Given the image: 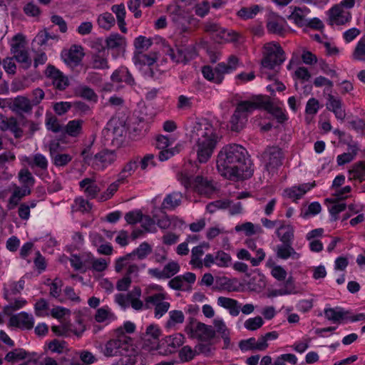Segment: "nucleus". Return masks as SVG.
Segmentation results:
<instances>
[{
	"instance_id": "nucleus-1",
	"label": "nucleus",
	"mask_w": 365,
	"mask_h": 365,
	"mask_svg": "<svg viewBox=\"0 0 365 365\" xmlns=\"http://www.w3.org/2000/svg\"><path fill=\"white\" fill-rule=\"evenodd\" d=\"M216 164L220 175L229 180L248 179L254 173L247 150L238 144L222 148L217 154Z\"/></svg>"
},
{
	"instance_id": "nucleus-2",
	"label": "nucleus",
	"mask_w": 365,
	"mask_h": 365,
	"mask_svg": "<svg viewBox=\"0 0 365 365\" xmlns=\"http://www.w3.org/2000/svg\"><path fill=\"white\" fill-rule=\"evenodd\" d=\"M190 138L195 142L193 149L200 163H205L210 159L221 138L212 124L206 118L192 123Z\"/></svg>"
},
{
	"instance_id": "nucleus-3",
	"label": "nucleus",
	"mask_w": 365,
	"mask_h": 365,
	"mask_svg": "<svg viewBox=\"0 0 365 365\" xmlns=\"http://www.w3.org/2000/svg\"><path fill=\"white\" fill-rule=\"evenodd\" d=\"M151 252L152 248L148 243L145 242L141 243L132 253L120 257L116 261L115 267V272H120L125 269L126 274L144 272L145 270V265L140 261L134 262L133 257L137 255L139 259H143Z\"/></svg>"
},
{
	"instance_id": "nucleus-4",
	"label": "nucleus",
	"mask_w": 365,
	"mask_h": 365,
	"mask_svg": "<svg viewBox=\"0 0 365 365\" xmlns=\"http://www.w3.org/2000/svg\"><path fill=\"white\" fill-rule=\"evenodd\" d=\"M131 347V339L121 329L115 331V336L98 348L106 357H113L129 351Z\"/></svg>"
},
{
	"instance_id": "nucleus-5",
	"label": "nucleus",
	"mask_w": 365,
	"mask_h": 365,
	"mask_svg": "<svg viewBox=\"0 0 365 365\" xmlns=\"http://www.w3.org/2000/svg\"><path fill=\"white\" fill-rule=\"evenodd\" d=\"M259 103V101H254V96L249 101H240L230 120L231 130L235 132L240 131L247 121L248 115L257 109Z\"/></svg>"
},
{
	"instance_id": "nucleus-6",
	"label": "nucleus",
	"mask_w": 365,
	"mask_h": 365,
	"mask_svg": "<svg viewBox=\"0 0 365 365\" xmlns=\"http://www.w3.org/2000/svg\"><path fill=\"white\" fill-rule=\"evenodd\" d=\"M239 59L235 56L228 58L227 63H219L214 70L209 66L202 67V73L203 76L208 81L220 84L224 79V75L230 73L236 70L238 66Z\"/></svg>"
},
{
	"instance_id": "nucleus-7",
	"label": "nucleus",
	"mask_w": 365,
	"mask_h": 365,
	"mask_svg": "<svg viewBox=\"0 0 365 365\" xmlns=\"http://www.w3.org/2000/svg\"><path fill=\"white\" fill-rule=\"evenodd\" d=\"M263 58L261 61L262 68L274 69L286 59L285 53L279 43L270 42L264 46Z\"/></svg>"
},
{
	"instance_id": "nucleus-8",
	"label": "nucleus",
	"mask_w": 365,
	"mask_h": 365,
	"mask_svg": "<svg viewBox=\"0 0 365 365\" xmlns=\"http://www.w3.org/2000/svg\"><path fill=\"white\" fill-rule=\"evenodd\" d=\"M274 282L267 292L268 298L295 294L298 292L291 275H274Z\"/></svg>"
},
{
	"instance_id": "nucleus-9",
	"label": "nucleus",
	"mask_w": 365,
	"mask_h": 365,
	"mask_svg": "<svg viewBox=\"0 0 365 365\" xmlns=\"http://www.w3.org/2000/svg\"><path fill=\"white\" fill-rule=\"evenodd\" d=\"M141 290L139 287H134L126 295L117 294L115 295V302L121 307L129 306L137 311L145 309V303L140 299Z\"/></svg>"
},
{
	"instance_id": "nucleus-10",
	"label": "nucleus",
	"mask_w": 365,
	"mask_h": 365,
	"mask_svg": "<svg viewBox=\"0 0 365 365\" xmlns=\"http://www.w3.org/2000/svg\"><path fill=\"white\" fill-rule=\"evenodd\" d=\"M264 169L274 174L282 165L284 155L281 148L277 146L268 147L262 154Z\"/></svg>"
},
{
	"instance_id": "nucleus-11",
	"label": "nucleus",
	"mask_w": 365,
	"mask_h": 365,
	"mask_svg": "<svg viewBox=\"0 0 365 365\" xmlns=\"http://www.w3.org/2000/svg\"><path fill=\"white\" fill-rule=\"evenodd\" d=\"M11 52L16 61L24 64V68L30 67L31 60L29 58L28 51L26 49L25 38L22 34H18L13 37Z\"/></svg>"
},
{
	"instance_id": "nucleus-12",
	"label": "nucleus",
	"mask_w": 365,
	"mask_h": 365,
	"mask_svg": "<svg viewBox=\"0 0 365 365\" xmlns=\"http://www.w3.org/2000/svg\"><path fill=\"white\" fill-rule=\"evenodd\" d=\"M204 31L212 35L214 40L218 43L222 41H236L238 36L236 33L231 32L212 21H207L204 23Z\"/></svg>"
},
{
	"instance_id": "nucleus-13",
	"label": "nucleus",
	"mask_w": 365,
	"mask_h": 365,
	"mask_svg": "<svg viewBox=\"0 0 365 365\" xmlns=\"http://www.w3.org/2000/svg\"><path fill=\"white\" fill-rule=\"evenodd\" d=\"M117 155L115 150L104 149L93 157H86L87 164L96 170H103L108 165L113 163Z\"/></svg>"
},
{
	"instance_id": "nucleus-14",
	"label": "nucleus",
	"mask_w": 365,
	"mask_h": 365,
	"mask_svg": "<svg viewBox=\"0 0 365 365\" xmlns=\"http://www.w3.org/2000/svg\"><path fill=\"white\" fill-rule=\"evenodd\" d=\"M162 334V331L160 327L155 324H151L146 328L145 337H144V345L150 351L159 350L161 349L160 344V336Z\"/></svg>"
},
{
	"instance_id": "nucleus-15",
	"label": "nucleus",
	"mask_w": 365,
	"mask_h": 365,
	"mask_svg": "<svg viewBox=\"0 0 365 365\" xmlns=\"http://www.w3.org/2000/svg\"><path fill=\"white\" fill-rule=\"evenodd\" d=\"M187 330L192 337L201 340H209L213 338L215 334L212 327L195 321L190 322Z\"/></svg>"
},
{
	"instance_id": "nucleus-16",
	"label": "nucleus",
	"mask_w": 365,
	"mask_h": 365,
	"mask_svg": "<svg viewBox=\"0 0 365 365\" xmlns=\"http://www.w3.org/2000/svg\"><path fill=\"white\" fill-rule=\"evenodd\" d=\"M45 75L51 80L53 87L58 91H64L70 84L68 77L53 65L47 66Z\"/></svg>"
},
{
	"instance_id": "nucleus-17",
	"label": "nucleus",
	"mask_w": 365,
	"mask_h": 365,
	"mask_svg": "<svg viewBox=\"0 0 365 365\" xmlns=\"http://www.w3.org/2000/svg\"><path fill=\"white\" fill-rule=\"evenodd\" d=\"M166 53L173 61L184 63L194 58L196 55L195 50L192 47H180L176 50L168 47Z\"/></svg>"
},
{
	"instance_id": "nucleus-18",
	"label": "nucleus",
	"mask_w": 365,
	"mask_h": 365,
	"mask_svg": "<svg viewBox=\"0 0 365 365\" xmlns=\"http://www.w3.org/2000/svg\"><path fill=\"white\" fill-rule=\"evenodd\" d=\"M254 101H259L258 108H264L269 113L272 114L279 123H283L287 120V117L282 110L275 106L272 102L262 96H255Z\"/></svg>"
},
{
	"instance_id": "nucleus-19",
	"label": "nucleus",
	"mask_w": 365,
	"mask_h": 365,
	"mask_svg": "<svg viewBox=\"0 0 365 365\" xmlns=\"http://www.w3.org/2000/svg\"><path fill=\"white\" fill-rule=\"evenodd\" d=\"M70 263L75 271L86 272L91 271L92 254L90 252H82L79 255H71Z\"/></svg>"
},
{
	"instance_id": "nucleus-20",
	"label": "nucleus",
	"mask_w": 365,
	"mask_h": 365,
	"mask_svg": "<svg viewBox=\"0 0 365 365\" xmlns=\"http://www.w3.org/2000/svg\"><path fill=\"white\" fill-rule=\"evenodd\" d=\"M329 24L330 25H344L351 19L349 11L341 8V5H334L329 11Z\"/></svg>"
},
{
	"instance_id": "nucleus-21",
	"label": "nucleus",
	"mask_w": 365,
	"mask_h": 365,
	"mask_svg": "<svg viewBox=\"0 0 365 365\" xmlns=\"http://www.w3.org/2000/svg\"><path fill=\"white\" fill-rule=\"evenodd\" d=\"M34 324L33 316L25 312L11 316L9 319V326L21 329H31Z\"/></svg>"
},
{
	"instance_id": "nucleus-22",
	"label": "nucleus",
	"mask_w": 365,
	"mask_h": 365,
	"mask_svg": "<svg viewBox=\"0 0 365 365\" xmlns=\"http://www.w3.org/2000/svg\"><path fill=\"white\" fill-rule=\"evenodd\" d=\"M327 109L332 112L336 118L344 120L346 118V111L343 101L340 97L332 94H328L327 102L326 103Z\"/></svg>"
},
{
	"instance_id": "nucleus-23",
	"label": "nucleus",
	"mask_w": 365,
	"mask_h": 365,
	"mask_svg": "<svg viewBox=\"0 0 365 365\" xmlns=\"http://www.w3.org/2000/svg\"><path fill=\"white\" fill-rule=\"evenodd\" d=\"M184 339V336L179 333L165 337L162 343L165 344L167 348L164 350L161 348L158 350L159 353L168 354L174 352L178 347L182 345Z\"/></svg>"
},
{
	"instance_id": "nucleus-24",
	"label": "nucleus",
	"mask_w": 365,
	"mask_h": 365,
	"mask_svg": "<svg viewBox=\"0 0 365 365\" xmlns=\"http://www.w3.org/2000/svg\"><path fill=\"white\" fill-rule=\"evenodd\" d=\"M33 105L31 101L22 96H17L9 106V108L17 114L31 113Z\"/></svg>"
},
{
	"instance_id": "nucleus-25",
	"label": "nucleus",
	"mask_w": 365,
	"mask_h": 365,
	"mask_svg": "<svg viewBox=\"0 0 365 365\" xmlns=\"http://www.w3.org/2000/svg\"><path fill=\"white\" fill-rule=\"evenodd\" d=\"M240 285L236 279H230L225 275H215L214 289L232 292L237 290Z\"/></svg>"
},
{
	"instance_id": "nucleus-26",
	"label": "nucleus",
	"mask_w": 365,
	"mask_h": 365,
	"mask_svg": "<svg viewBox=\"0 0 365 365\" xmlns=\"http://www.w3.org/2000/svg\"><path fill=\"white\" fill-rule=\"evenodd\" d=\"M195 281V275H177L170 280L168 284L173 289L187 290Z\"/></svg>"
},
{
	"instance_id": "nucleus-27",
	"label": "nucleus",
	"mask_w": 365,
	"mask_h": 365,
	"mask_svg": "<svg viewBox=\"0 0 365 365\" xmlns=\"http://www.w3.org/2000/svg\"><path fill=\"white\" fill-rule=\"evenodd\" d=\"M325 318L334 323L346 321L347 312L340 307H330L327 306L324 310Z\"/></svg>"
},
{
	"instance_id": "nucleus-28",
	"label": "nucleus",
	"mask_w": 365,
	"mask_h": 365,
	"mask_svg": "<svg viewBox=\"0 0 365 365\" xmlns=\"http://www.w3.org/2000/svg\"><path fill=\"white\" fill-rule=\"evenodd\" d=\"M0 128L4 131H11L16 138H20L23 135V130L20 128L17 119L14 117L3 119L0 122Z\"/></svg>"
},
{
	"instance_id": "nucleus-29",
	"label": "nucleus",
	"mask_w": 365,
	"mask_h": 365,
	"mask_svg": "<svg viewBox=\"0 0 365 365\" xmlns=\"http://www.w3.org/2000/svg\"><path fill=\"white\" fill-rule=\"evenodd\" d=\"M79 328L75 329L73 325L68 323H63L59 326L52 327V331L58 336H68L71 334L80 336L84 331V327L79 323Z\"/></svg>"
},
{
	"instance_id": "nucleus-30",
	"label": "nucleus",
	"mask_w": 365,
	"mask_h": 365,
	"mask_svg": "<svg viewBox=\"0 0 365 365\" xmlns=\"http://www.w3.org/2000/svg\"><path fill=\"white\" fill-rule=\"evenodd\" d=\"M158 59L157 53H150L149 54L144 52H135L133 61L135 66H144L145 68L153 66Z\"/></svg>"
},
{
	"instance_id": "nucleus-31",
	"label": "nucleus",
	"mask_w": 365,
	"mask_h": 365,
	"mask_svg": "<svg viewBox=\"0 0 365 365\" xmlns=\"http://www.w3.org/2000/svg\"><path fill=\"white\" fill-rule=\"evenodd\" d=\"M284 18L275 14H271L267 22V28L270 33L282 34L284 30Z\"/></svg>"
},
{
	"instance_id": "nucleus-32",
	"label": "nucleus",
	"mask_w": 365,
	"mask_h": 365,
	"mask_svg": "<svg viewBox=\"0 0 365 365\" xmlns=\"http://www.w3.org/2000/svg\"><path fill=\"white\" fill-rule=\"evenodd\" d=\"M193 187L199 193L205 195L212 194L215 190L212 182L201 175L194 178Z\"/></svg>"
},
{
	"instance_id": "nucleus-33",
	"label": "nucleus",
	"mask_w": 365,
	"mask_h": 365,
	"mask_svg": "<svg viewBox=\"0 0 365 365\" xmlns=\"http://www.w3.org/2000/svg\"><path fill=\"white\" fill-rule=\"evenodd\" d=\"M126 46V39L118 33L110 34L106 39V47L108 49L124 50Z\"/></svg>"
},
{
	"instance_id": "nucleus-34",
	"label": "nucleus",
	"mask_w": 365,
	"mask_h": 365,
	"mask_svg": "<svg viewBox=\"0 0 365 365\" xmlns=\"http://www.w3.org/2000/svg\"><path fill=\"white\" fill-rule=\"evenodd\" d=\"M25 161L33 170L38 168L40 170L46 171L48 169V160L41 153H36L31 158L26 157Z\"/></svg>"
},
{
	"instance_id": "nucleus-35",
	"label": "nucleus",
	"mask_w": 365,
	"mask_h": 365,
	"mask_svg": "<svg viewBox=\"0 0 365 365\" xmlns=\"http://www.w3.org/2000/svg\"><path fill=\"white\" fill-rule=\"evenodd\" d=\"M150 288L158 291L159 292L157 294H152L150 296H148L145 298V309L150 307V305L152 304L155 307H157L158 304L163 302L165 300L168 299V295L165 292H163L161 287L158 285H151Z\"/></svg>"
},
{
	"instance_id": "nucleus-36",
	"label": "nucleus",
	"mask_w": 365,
	"mask_h": 365,
	"mask_svg": "<svg viewBox=\"0 0 365 365\" xmlns=\"http://www.w3.org/2000/svg\"><path fill=\"white\" fill-rule=\"evenodd\" d=\"M314 186V182L312 183H304L299 185V186H294L289 189H287L284 190V192L288 197L295 200L301 198L303 195H304L307 191L310 190Z\"/></svg>"
},
{
	"instance_id": "nucleus-37",
	"label": "nucleus",
	"mask_w": 365,
	"mask_h": 365,
	"mask_svg": "<svg viewBox=\"0 0 365 365\" xmlns=\"http://www.w3.org/2000/svg\"><path fill=\"white\" fill-rule=\"evenodd\" d=\"M217 304L227 309L232 316L236 317L240 312V306L235 299L220 297L217 299Z\"/></svg>"
},
{
	"instance_id": "nucleus-38",
	"label": "nucleus",
	"mask_w": 365,
	"mask_h": 365,
	"mask_svg": "<svg viewBox=\"0 0 365 365\" xmlns=\"http://www.w3.org/2000/svg\"><path fill=\"white\" fill-rule=\"evenodd\" d=\"M276 234L283 244L292 245L294 239V228L292 225H281Z\"/></svg>"
},
{
	"instance_id": "nucleus-39",
	"label": "nucleus",
	"mask_w": 365,
	"mask_h": 365,
	"mask_svg": "<svg viewBox=\"0 0 365 365\" xmlns=\"http://www.w3.org/2000/svg\"><path fill=\"white\" fill-rule=\"evenodd\" d=\"M45 351H49L51 353L61 354L69 351L67 343L65 341L53 339L48 341L44 346Z\"/></svg>"
},
{
	"instance_id": "nucleus-40",
	"label": "nucleus",
	"mask_w": 365,
	"mask_h": 365,
	"mask_svg": "<svg viewBox=\"0 0 365 365\" xmlns=\"http://www.w3.org/2000/svg\"><path fill=\"white\" fill-rule=\"evenodd\" d=\"M121 357L115 362V365H142L138 364L140 356L135 353L131 344L129 351L120 355Z\"/></svg>"
},
{
	"instance_id": "nucleus-41",
	"label": "nucleus",
	"mask_w": 365,
	"mask_h": 365,
	"mask_svg": "<svg viewBox=\"0 0 365 365\" xmlns=\"http://www.w3.org/2000/svg\"><path fill=\"white\" fill-rule=\"evenodd\" d=\"M81 46H73L65 56V61L68 64L78 65L83 56Z\"/></svg>"
},
{
	"instance_id": "nucleus-42",
	"label": "nucleus",
	"mask_w": 365,
	"mask_h": 365,
	"mask_svg": "<svg viewBox=\"0 0 365 365\" xmlns=\"http://www.w3.org/2000/svg\"><path fill=\"white\" fill-rule=\"evenodd\" d=\"M79 185L84 189L86 195L91 198H95L101 191V188L94 183L91 178H84L79 182Z\"/></svg>"
},
{
	"instance_id": "nucleus-43",
	"label": "nucleus",
	"mask_w": 365,
	"mask_h": 365,
	"mask_svg": "<svg viewBox=\"0 0 365 365\" xmlns=\"http://www.w3.org/2000/svg\"><path fill=\"white\" fill-rule=\"evenodd\" d=\"M182 195L180 192H173L166 195L162 203L163 209L173 210L181 203Z\"/></svg>"
},
{
	"instance_id": "nucleus-44",
	"label": "nucleus",
	"mask_w": 365,
	"mask_h": 365,
	"mask_svg": "<svg viewBox=\"0 0 365 365\" xmlns=\"http://www.w3.org/2000/svg\"><path fill=\"white\" fill-rule=\"evenodd\" d=\"M350 180H356L359 182L365 181V161H359L352 165L349 170Z\"/></svg>"
},
{
	"instance_id": "nucleus-45",
	"label": "nucleus",
	"mask_w": 365,
	"mask_h": 365,
	"mask_svg": "<svg viewBox=\"0 0 365 365\" xmlns=\"http://www.w3.org/2000/svg\"><path fill=\"white\" fill-rule=\"evenodd\" d=\"M277 256L279 258L287 259L289 257H292L293 259H298L299 255L296 252L294 249L292 247L290 244H282L281 245H278L277 247Z\"/></svg>"
},
{
	"instance_id": "nucleus-46",
	"label": "nucleus",
	"mask_w": 365,
	"mask_h": 365,
	"mask_svg": "<svg viewBox=\"0 0 365 365\" xmlns=\"http://www.w3.org/2000/svg\"><path fill=\"white\" fill-rule=\"evenodd\" d=\"M95 319L100 323L109 324L115 319V316L108 307H103L96 311Z\"/></svg>"
},
{
	"instance_id": "nucleus-47",
	"label": "nucleus",
	"mask_w": 365,
	"mask_h": 365,
	"mask_svg": "<svg viewBox=\"0 0 365 365\" xmlns=\"http://www.w3.org/2000/svg\"><path fill=\"white\" fill-rule=\"evenodd\" d=\"M349 152L344 153L337 156V164L339 166L351 162L357 155L359 148L356 144L349 145Z\"/></svg>"
},
{
	"instance_id": "nucleus-48",
	"label": "nucleus",
	"mask_w": 365,
	"mask_h": 365,
	"mask_svg": "<svg viewBox=\"0 0 365 365\" xmlns=\"http://www.w3.org/2000/svg\"><path fill=\"white\" fill-rule=\"evenodd\" d=\"M138 166V158L130 160L127 163L118 175L119 181H124L137 169Z\"/></svg>"
},
{
	"instance_id": "nucleus-49",
	"label": "nucleus",
	"mask_w": 365,
	"mask_h": 365,
	"mask_svg": "<svg viewBox=\"0 0 365 365\" xmlns=\"http://www.w3.org/2000/svg\"><path fill=\"white\" fill-rule=\"evenodd\" d=\"M83 121L82 120H70L65 127V132L69 136L77 137L82 132V125Z\"/></svg>"
},
{
	"instance_id": "nucleus-50",
	"label": "nucleus",
	"mask_w": 365,
	"mask_h": 365,
	"mask_svg": "<svg viewBox=\"0 0 365 365\" xmlns=\"http://www.w3.org/2000/svg\"><path fill=\"white\" fill-rule=\"evenodd\" d=\"M97 22L98 26L106 30H109L115 24V19L112 14L105 12L98 16Z\"/></svg>"
},
{
	"instance_id": "nucleus-51",
	"label": "nucleus",
	"mask_w": 365,
	"mask_h": 365,
	"mask_svg": "<svg viewBox=\"0 0 365 365\" xmlns=\"http://www.w3.org/2000/svg\"><path fill=\"white\" fill-rule=\"evenodd\" d=\"M76 93L78 96L87 101L97 102L98 96L94 91L86 86H81L76 90Z\"/></svg>"
},
{
	"instance_id": "nucleus-52",
	"label": "nucleus",
	"mask_w": 365,
	"mask_h": 365,
	"mask_svg": "<svg viewBox=\"0 0 365 365\" xmlns=\"http://www.w3.org/2000/svg\"><path fill=\"white\" fill-rule=\"evenodd\" d=\"M35 314L40 317L50 316L51 309L46 300L41 299L34 305Z\"/></svg>"
},
{
	"instance_id": "nucleus-53",
	"label": "nucleus",
	"mask_w": 365,
	"mask_h": 365,
	"mask_svg": "<svg viewBox=\"0 0 365 365\" xmlns=\"http://www.w3.org/2000/svg\"><path fill=\"white\" fill-rule=\"evenodd\" d=\"M62 281L56 277L50 284V295L56 298L59 302H64V298L61 295Z\"/></svg>"
},
{
	"instance_id": "nucleus-54",
	"label": "nucleus",
	"mask_w": 365,
	"mask_h": 365,
	"mask_svg": "<svg viewBox=\"0 0 365 365\" xmlns=\"http://www.w3.org/2000/svg\"><path fill=\"white\" fill-rule=\"evenodd\" d=\"M29 352H26L23 349H15L9 353L5 356V360L8 362H17L24 360Z\"/></svg>"
},
{
	"instance_id": "nucleus-55",
	"label": "nucleus",
	"mask_w": 365,
	"mask_h": 365,
	"mask_svg": "<svg viewBox=\"0 0 365 365\" xmlns=\"http://www.w3.org/2000/svg\"><path fill=\"white\" fill-rule=\"evenodd\" d=\"M289 19L292 20L297 26L302 27L307 26V19L305 18L304 11L299 8H296L289 16Z\"/></svg>"
},
{
	"instance_id": "nucleus-56",
	"label": "nucleus",
	"mask_w": 365,
	"mask_h": 365,
	"mask_svg": "<svg viewBox=\"0 0 365 365\" xmlns=\"http://www.w3.org/2000/svg\"><path fill=\"white\" fill-rule=\"evenodd\" d=\"M152 44V39L143 36H140L134 40V46L136 49L135 52H144L147 51Z\"/></svg>"
},
{
	"instance_id": "nucleus-57",
	"label": "nucleus",
	"mask_w": 365,
	"mask_h": 365,
	"mask_svg": "<svg viewBox=\"0 0 365 365\" xmlns=\"http://www.w3.org/2000/svg\"><path fill=\"white\" fill-rule=\"evenodd\" d=\"M185 317L182 311L173 310L169 312V319L167 322V327L169 328L174 327L178 324L184 322Z\"/></svg>"
},
{
	"instance_id": "nucleus-58",
	"label": "nucleus",
	"mask_w": 365,
	"mask_h": 365,
	"mask_svg": "<svg viewBox=\"0 0 365 365\" xmlns=\"http://www.w3.org/2000/svg\"><path fill=\"white\" fill-rule=\"evenodd\" d=\"M259 9L260 8L258 5H254L250 7H242L238 11L237 16L245 20L252 19L259 11Z\"/></svg>"
},
{
	"instance_id": "nucleus-59",
	"label": "nucleus",
	"mask_w": 365,
	"mask_h": 365,
	"mask_svg": "<svg viewBox=\"0 0 365 365\" xmlns=\"http://www.w3.org/2000/svg\"><path fill=\"white\" fill-rule=\"evenodd\" d=\"M92 67L95 69L109 68L107 58L99 52L92 56Z\"/></svg>"
},
{
	"instance_id": "nucleus-60",
	"label": "nucleus",
	"mask_w": 365,
	"mask_h": 365,
	"mask_svg": "<svg viewBox=\"0 0 365 365\" xmlns=\"http://www.w3.org/2000/svg\"><path fill=\"white\" fill-rule=\"evenodd\" d=\"M19 179L24 187L29 188L35 183V179L28 169H22L19 173Z\"/></svg>"
},
{
	"instance_id": "nucleus-61",
	"label": "nucleus",
	"mask_w": 365,
	"mask_h": 365,
	"mask_svg": "<svg viewBox=\"0 0 365 365\" xmlns=\"http://www.w3.org/2000/svg\"><path fill=\"white\" fill-rule=\"evenodd\" d=\"M72 156L66 153H58L51 158L53 164L56 167H64L71 160Z\"/></svg>"
},
{
	"instance_id": "nucleus-62",
	"label": "nucleus",
	"mask_w": 365,
	"mask_h": 365,
	"mask_svg": "<svg viewBox=\"0 0 365 365\" xmlns=\"http://www.w3.org/2000/svg\"><path fill=\"white\" fill-rule=\"evenodd\" d=\"M123 182V181H119V178L113 183H111L107 190L101 195L98 198V200L101 202L106 201L107 200L112 197L114 193L118 190L120 183Z\"/></svg>"
},
{
	"instance_id": "nucleus-63",
	"label": "nucleus",
	"mask_w": 365,
	"mask_h": 365,
	"mask_svg": "<svg viewBox=\"0 0 365 365\" xmlns=\"http://www.w3.org/2000/svg\"><path fill=\"white\" fill-rule=\"evenodd\" d=\"M264 321L261 317L249 318L244 323L245 329L250 331H255L262 327Z\"/></svg>"
},
{
	"instance_id": "nucleus-64",
	"label": "nucleus",
	"mask_w": 365,
	"mask_h": 365,
	"mask_svg": "<svg viewBox=\"0 0 365 365\" xmlns=\"http://www.w3.org/2000/svg\"><path fill=\"white\" fill-rule=\"evenodd\" d=\"M353 58L357 61L365 60V40L361 39L357 43L353 53Z\"/></svg>"
}]
</instances>
